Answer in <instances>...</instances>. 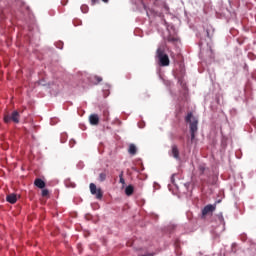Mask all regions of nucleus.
<instances>
[{"label":"nucleus","instance_id":"1","mask_svg":"<svg viewBox=\"0 0 256 256\" xmlns=\"http://www.w3.org/2000/svg\"><path fill=\"white\" fill-rule=\"evenodd\" d=\"M185 122L189 125L191 141H193L197 131H199V119L193 115V112H188L185 117Z\"/></svg>","mask_w":256,"mask_h":256},{"label":"nucleus","instance_id":"2","mask_svg":"<svg viewBox=\"0 0 256 256\" xmlns=\"http://www.w3.org/2000/svg\"><path fill=\"white\" fill-rule=\"evenodd\" d=\"M156 59L159 61L160 65H169V55L165 53V45L158 46L156 50Z\"/></svg>","mask_w":256,"mask_h":256},{"label":"nucleus","instance_id":"3","mask_svg":"<svg viewBox=\"0 0 256 256\" xmlns=\"http://www.w3.org/2000/svg\"><path fill=\"white\" fill-rule=\"evenodd\" d=\"M198 173L200 177V181L202 185L209 184V180H207L205 177H209L211 175V170L205 166V164H200L198 166Z\"/></svg>","mask_w":256,"mask_h":256},{"label":"nucleus","instance_id":"4","mask_svg":"<svg viewBox=\"0 0 256 256\" xmlns=\"http://www.w3.org/2000/svg\"><path fill=\"white\" fill-rule=\"evenodd\" d=\"M4 123H15L16 125H19V123H21V114H19V111L17 110H14L11 114H5Z\"/></svg>","mask_w":256,"mask_h":256},{"label":"nucleus","instance_id":"5","mask_svg":"<svg viewBox=\"0 0 256 256\" xmlns=\"http://www.w3.org/2000/svg\"><path fill=\"white\" fill-rule=\"evenodd\" d=\"M90 192L92 195L96 196V199H103V190H101V188H97L95 183H90Z\"/></svg>","mask_w":256,"mask_h":256},{"label":"nucleus","instance_id":"6","mask_svg":"<svg viewBox=\"0 0 256 256\" xmlns=\"http://www.w3.org/2000/svg\"><path fill=\"white\" fill-rule=\"evenodd\" d=\"M216 206L213 204H208L202 209V215L203 217L209 215V213H213L215 211Z\"/></svg>","mask_w":256,"mask_h":256},{"label":"nucleus","instance_id":"7","mask_svg":"<svg viewBox=\"0 0 256 256\" xmlns=\"http://www.w3.org/2000/svg\"><path fill=\"white\" fill-rule=\"evenodd\" d=\"M6 201L8 203H11L12 205H15L17 203V194L12 193L6 196Z\"/></svg>","mask_w":256,"mask_h":256},{"label":"nucleus","instance_id":"8","mask_svg":"<svg viewBox=\"0 0 256 256\" xmlns=\"http://www.w3.org/2000/svg\"><path fill=\"white\" fill-rule=\"evenodd\" d=\"M102 81L103 78L101 76L94 75L90 77V83H92V85H99Z\"/></svg>","mask_w":256,"mask_h":256},{"label":"nucleus","instance_id":"9","mask_svg":"<svg viewBox=\"0 0 256 256\" xmlns=\"http://www.w3.org/2000/svg\"><path fill=\"white\" fill-rule=\"evenodd\" d=\"M90 125H99V115L91 114L89 116Z\"/></svg>","mask_w":256,"mask_h":256},{"label":"nucleus","instance_id":"10","mask_svg":"<svg viewBox=\"0 0 256 256\" xmlns=\"http://www.w3.org/2000/svg\"><path fill=\"white\" fill-rule=\"evenodd\" d=\"M171 153L172 156L174 157V159H179V148L177 147V145H172L171 147Z\"/></svg>","mask_w":256,"mask_h":256},{"label":"nucleus","instance_id":"11","mask_svg":"<svg viewBox=\"0 0 256 256\" xmlns=\"http://www.w3.org/2000/svg\"><path fill=\"white\" fill-rule=\"evenodd\" d=\"M34 185L36 187H38V189H45V181H43L42 179L40 178H37L35 181H34Z\"/></svg>","mask_w":256,"mask_h":256},{"label":"nucleus","instance_id":"12","mask_svg":"<svg viewBox=\"0 0 256 256\" xmlns=\"http://www.w3.org/2000/svg\"><path fill=\"white\" fill-rule=\"evenodd\" d=\"M134 192H135V187H133V185H128L125 188V195H127V197H131V195H133Z\"/></svg>","mask_w":256,"mask_h":256},{"label":"nucleus","instance_id":"13","mask_svg":"<svg viewBox=\"0 0 256 256\" xmlns=\"http://www.w3.org/2000/svg\"><path fill=\"white\" fill-rule=\"evenodd\" d=\"M128 153L132 156L137 155V146H135V144H130L128 148Z\"/></svg>","mask_w":256,"mask_h":256},{"label":"nucleus","instance_id":"14","mask_svg":"<svg viewBox=\"0 0 256 256\" xmlns=\"http://www.w3.org/2000/svg\"><path fill=\"white\" fill-rule=\"evenodd\" d=\"M167 41L169 43H177L179 41V38L177 36H168Z\"/></svg>","mask_w":256,"mask_h":256},{"label":"nucleus","instance_id":"15","mask_svg":"<svg viewBox=\"0 0 256 256\" xmlns=\"http://www.w3.org/2000/svg\"><path fill=\"white\" fill-rule=\"evenodd\" d=\"M105 179H107V173L102 172L99 174L98 180L100 181V183H103V181H105Z\"/></svg>","mask_w":256,"mask_h":256},{"label":"nucleus","instance_id":"16","mask_svg":"<svg viewBox=\"0 0 256 256\" xmlns=\"http://www.w3.org/2000/svg\"><path fill=\"white\" fill-rule=\"evenodd\" d=\"M123 175H124V172L123 171H121L120 172V174H119V183H121V185L123 186V187H125V178H123Z\"/></svg>","mask_w":256,"mask_h":256},{"label":"nucleus","instance_id":"17","mask_svg":"<svg viewBox=\"0 0 256 256\" xmlns=\"http://www.w3.org/2000/svg\"><path fill=\"white\" fill-rule=\"evenodd\" d=\"M103 117H104V121H109V111L108 110L103 111Z\"/></svg>","mask_w":256,"mask_h":256},{"label":"nucleus","instance_id":"18","mask_svg":"<svg viewBox=\"0 0 256 256\" xmlns=\"http://www.w3.org/2000/svg\"><path fill=\"white\" fill-rule=\"evenodd\" d=\"M81 11H82V13H88V12H89V6H87V5H82V6H81Z\"/></svg>","mask_w":256,"mask_h":256},{"label":"nucleus","instance_id":"19","mask_svg":"<svg viewBox=\"0 0 256 256\" xmlns=\"http://www.w3.org/2000/svg\"><path fill=\"white\" fill-rule=\"evenodd\" d=\"M208 55H210V59H215V53H213V49L208 50Z\"/></svg>","mask_w":256,"mask_h":256},{"label":"nucleus","instance_id":"20","mask_svg":"<svg viewBox=\"0 0 256 256\" xmlns=\"http://www.w3.org/2000/svg\"><path fill=\"white\" fill-rule=\"evenodd\" d=\"M42 197H49V190L43 189L42 190Z\"/></svg>","mask_w":256,"mask_h":256},{"label":"nucleus","instance_id":"21","mask_svg":"<svg viewBox=\"0 0 256 256\" xmlns=\"http://www.w3.org/2000/svg\"><path fill=\"white\" fill-rule=\"evenodd\" d=\"M256 56L253 53H248V59H251L253 61V59H255Z\"/></svg>","mask_w":256,"mask_h":256},{"label":"nucleus","instance_id":"22","mask_svg":"<svg viewBox=\"0 0 256 256\" xmlns=\"http://www.w3.org/2000/svg\"><path fill=\"white\" fill-rule=\"evenodd\" d=\"M179 69L181 71V75L185 74V66H179Z\"/></svg>","mask_w":256,"mask_h":256},{"label":"nucleus","instance_id":"23","mask_svg":"<svg viewBox=\"0 0 256 256\" xmlns=\"http://www.w3.org/2000/svg\"><path fill=\"white\" fill-rule=\"evenodd\" d=\"M99 3V0H91V5H97Z\"/></svg>","mask_w":256,"mask_h":256},{"label":"nucleus","instance_id":"24","mask_svg":"<svg viewBox=\"0 0 256 256\" xmlns=\"http://www.w3.org/2000/svg\"><path fill=\"white\" fill-rule=\"evenodd\" d=\"M39 85L45 86V84H43V80H41V81L39 82Z\"/></svg>","mask_w":256,"mask_h":256},{"label":"nucleus","instance_id":"25","mask_svg":"<svg viewBox=\"0 0 256 256\" xmlns=\"http://www.w3.org/2000/svg\"><path fill=\"white\" fill-rule=\"evenodd\" d=\"M103 3H109V0H102Z\"/></svg>","mask_w":256,"mask_h":256},{"label":"nucleus","instance_id":"26","mask_svg":"<svg viewBox=\"0 0 256 256\" xmlns=\"http://www.w3.org/2000/svg\"><path fill=\"white\" fill-rule=\"evenodd\" d=\"M175 75H177V77H179V73L177 71L175 72Z\"/></svg>","mask_w":256,"mask_h":256},{"label":"nucleus","instance_id":"27","mask_svg":"<svg viewBox=\"0 0 256 256\" xmlns=\"http://www.w3.org/2000/svg\"><path fill=\"white\" fill-rule=\"evenodd\" d=\"M175 182V179L173 178V176H172V183H174Z\"/></svg>","mask_w":256,"mask_h":256},{"label":"nucleus","instance_id":"28","mask_svg":"<svg viewBox=\"0 0 256 256\" xmlns=\"http://www.w3.org/2000/svg\"><path fill=\"white\" fill-rule=\"evenodd\" d=\"M179 83H183V81H181V79H179Z\"/></svg>","mask_w":256,"mask_h":256}]
</instances>
